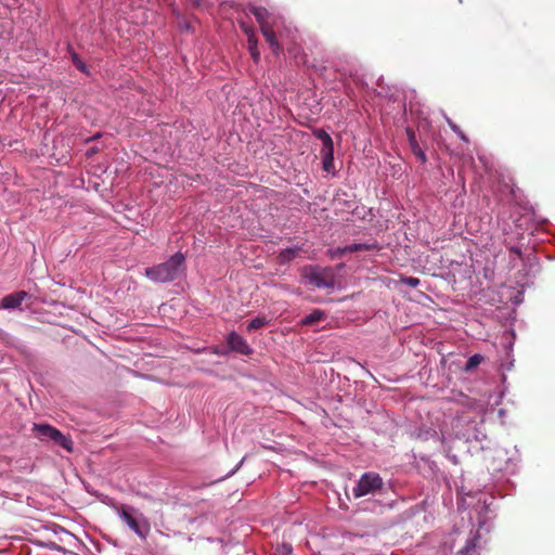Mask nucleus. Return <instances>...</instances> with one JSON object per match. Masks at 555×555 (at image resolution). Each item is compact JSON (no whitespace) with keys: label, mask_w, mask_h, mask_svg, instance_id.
I'll return each instance as SVG.
<instances>
[{"label":"nucleus","mask_w":555,"mask_h":555,"mask_svg":"<svg viewBox=\"0 0 555 555\" xmlns=\"http://www.w3.org/2000/svg\"><path fill=\"white\" fill-rule=\"evenodd\" d=\"M247 9L256 17L266 42L278 55L282 51V46L278 41L276 34L282 36L281 28L284 26V18L263 7L249 4Z\"/></svg>","instance_id":"obj_1"},{"label":"nucleus","mask_w":555,"mask_h":555,"mask_svg":"<svg viewBox=\"0 0 555 555\" xmlns=\"http://www.w3.org/2000/svg\"><path fill=\"white\" fill-rule=\"evenodd\" d=\"M184 256L176 253L166 262L145 269V275L155 283H166L176 280L184 269Z\"/></svg>","instance_id":"obj_2"},{"label":"nucleus","mask_w":555,"mask_h":555,"mask_svg":"<svg viewBox=\"0 0 555 555\" xmlns=\"http://www.w3.org/2000/svg\"><path fill=\"white\" fill-rule=\"evenodd\" d=\"M116 512L121 521L126 524L138 537L145 539L149 535L151 530L150 522L147 518L135 507L121 504L116 507Z\"/></svg>","instance_id":"obj_3"},{"label":"nucleus","mask_w":555,"mask_h":555,"mask_svg":"<svg viewBox=\"0 0 555 555\" xmlns=\"http://www.w3.org/2000/svg\"><path fill=\"white\" fill-rule=\"evenodd\" d=\"M384 486L382 477L374 472L364 473L356 487L352 489L353 496L356 499L362 498L369 494H375L382 490Z\"/></svg>","instance_id":"obj_4"},{"label":"nucleus","mask_w":555,"mask_h":555,"mask_svg":"<svg viewBox=\"0 0 555 555\" xmlns=\"http://www.w3.org/2000/svg\"><path fill=\"white\" fill-rule=\"evenodd\" d=\"M315 137L322 141L320 151L322 157V168L326 172L334 171V144L331 135L323 129L315 131Z\"/></svg>","instance_id":"obj_5"},{"label":"nucleus","mask_w":555,"mask_h":555,"mask_svg":"<svg viewBox=\"0 0 555 555\" xmlns=\"http://www.w3.org/2000/svg\"><path fill=\"white\" fill-rule=\"evenodd\" d=\"M309 283L318 288L333 289L335 287V273L332 268H317L308 275Z\"/></svg>","instance_id":"obj_6"},{"label":"nucleus","mask_w":555,"mask_h":555,"mask_svg":"<svg viewBox=\"0 0 555 555\" xmlns=\"http://www.w3.org/2000/svg\"><path fill=\"white\" fill-rule=\"evenodd\" d=\"M228 345L231 348V350L244 356H248L253 351L247 341L236 332H231L229 334Z\"/></svg>","instance_id":"obj_7"},{"label":"nucleus","mask_w":555,"mask_h":555,"mask_svg":"<svg viewBox=\"0 0 555 555\" xmlns=\"http://www.w3.org/2000/svg\"><path fill=\"white\" fill-rule=\"evenodd\" d=\"M30 295L26 291H18L12 294L4 296L1 300V307L4 309H15L20 308L22 302L29 298Z\"/></svg>","instance_id":"obj_8"},{"label":"nucleus","mask_w":555,"mask_h":555,"mask_svg":"<svg viewBox=\"0 0 555 555\" xmlns=\"http://www.w3.org/2000/svg\"><path fill=\"white\" fill-rule=\"evenodd\" d=\"M406 135L412 153L422 164H425L427 162V157L416 140L414 130L412 128H406Z\"/></svg>","instance_id":"obj_9"},{"label":"nucleus","mask_w":555,"mask_h":555,"mask_svg":"<svg viewBox=\"0 0 555 555\" xmlns=\"http://www.w3.org/2000/svg\"><path fill=\"white\" fill-rule=\"evenodd\" d=\"M56 428L48 424H34L33 431L36 437L41 441L51 440L53 433H56Z\"/></svg>","instance_id":"obj_10"},{"label":"nucleus","mask_w":555,"mask_h":555,"mask_svg":"<svg viewBox=\"0 0 555 555\" xmlns=\"http://www.w3.org/2000/svg\"><path fill=\"white\" fill-rule=\"evenodd\" d=\"M301 250H302L301 247H298V246L283 249L276 256V260L280 264H286V263L291 262L292 260H294L299 255V253Z\"/></svg>","instance_id":"obj_11"},{"label":"nucleus","mask_w":555,"mask_h":555,"mask_svg":"<svg viewBox=\"0 0 555 555\" xmlns=\"http://www.w3.org/2000/svg\"><path fill=\"white\" fill-rule=\"evenodd\" d=\"M378 249H379V247H378V244L376 242H374L372 244L358 243V244H350V245L345 246L341 249V253L343 254H347V253L378 250Z\"/></svg>","instance_id":"obj_12"},{"label":"nucleus","mask_w":555,"mask_h":555,"mask_svg":"<svg viewBox=\"0 0 555 555\" xmlns=\"http://www.w3.org/2000/svg\"><path fill=\"white\" fill-rule=\"evenodd\" d=\"M53 437L51 441H53L55 444L64 448L66 451L72 452L73 451V441L64 436L59 429L56 433H53Z\"/></svg>","instance_id":"obj_13"},{"label":"nucleus","mask_w":555,"mask_h":555,"mask_svg":"<svg viewBox=\"0 0 555 555\" xmlns=\"http://www.w3.org/2000/svg\"><path fill=\"white\" fill-rule=\"evenodd\" d=\"M478 534L467 539L465 545L455 555H473L477 548Z\"/></svg>","instance_id":"obj_14"},{"label":"nucleus","mask_w":555,"mask_h":555,"mask_svg":"<svg viewBox=\"0 0 555 555\" xmlns=\"http://www.w3.org/2000/svg\"><path fill=\"white\" fill-rule=\"evenodd\" d=\"M325 318L324 311L320 309L313 310L310 314L306 315L301 320L302 325H313Z\"/></svg>","instance_id":"obj_15"},{"label":"nucleus","mask_w":555,"mask_h":555,"mask_svg":"<svg viewBox=\"0 0 555 555\" xmlns=\"http://www.w3.org/2000/svg\"><path fill=\"white\" fill-rule=\"evenodd\" d=\"M248 50L250 52V55L255 62H258L260 60V52L258 50V39L256 34H250L248 40Z\"/></svg>","instance_id":"obj_16"},{"label":"nucleus","mask_w":555,"mask_h":555,"mask_svg":"<svg viewBox=\"0 0 555 555\" xmlns=\"http://www.w3.org/2000/svg\"><path fill=\"white\" fill-rule=\"evenodd\" d=\"M269 324V320L266 317H257L253 319L247 325V332L259 330Z\"/></svg>","instance_id":"obj_17"},{"label":"nucleus","mask_w":555,"mask_h":555,"mask_svg":"<svg viewBox=\"0 0 555 555\" xmlns=\"http://www.w3.org/2000/svg\"><path fill=\"white\" fill-rule=\"evenodd\" d=\"M483 361V357L481 354H474L472 357H469V359L467 360L466 364H465V367H464V371L465 372H470L473 371L475 367H477L481 362Z\"/></svg>","instance_id":"obj_18"},{"label":"nucleus","mask_w":555,"mask_h":555,"mask_svg":"<svg viewBox=\"0 0 555 555\" xmlns=\"http://www.w3.org/2000/svg\"><path fill=\"white\" fill-rule=\"evenodd\" d=\"M72 60H73V63L75 64V66L82 73H86L87 72V66L86 64L82 62V60L78 56L77 53H73L72 54Z\"/></svg>","instance_id":"obj_19"},{"label":"nucleus","mask_w":555,"mask_h":555,"mask_svg":"<svg viewBox=\"0 0 555 555\" xmlns=\"http://www.w3.org/2000/svg\"><path fill=\"white\" fill-rule=\"evenodd\" d=\"M449 125L451 127V129L460 137V139L464 142H468V138L466 137V134L460 129V127L455 124H453L452 121L449 120Z\"/></svg>","instance_id":"obj_20"},{"label":"nucleus","mask_w":555,"mask_h":555,"mask_svg":"<svg viewBox=\"0 0 555 555\" xmlns=\"http://www.w3.org/2000/svg\"><path fill=\"white\" fill-rule=\"evenodd\" d=\"M403 283L411 287H416L420 284V280L417 278L409 276L403 280Z\"/></svg>","instance_id":"obj_21"},{"label":"nucleus","mask_w":555,"mask_h":555,"mask_svg":"<svg viewBox=\"0 0 555 555\" xmlns=\"http://www.w3.org/2000/svg\"><path fill=\"white\" fill-rule=\"evenodd\" d=\"M241 28L247 36V39L249 38L250 34H256L255 29L253 27L246 25L245 23H241Z\"/></svg>","instance_id":"obj_22"},{"label":"nucleus","mask_w":555,"mask_h":555,"mask_svg":"<svg viewBox=\"0 0 555 555\" xmlns=\"http://www.w3.org/2000/svg\"><path fill=\"white\" fill-rule=\"evenodd\" d=\"M511 251H513L514 254H517L518 256H520V254H521V253H520V249H519V248H517V247H513V248H511Z\"/></svg>","instance_id":"obj_23"},{"label":"nucleus","mask_w":555,"mask_h":555,"mask_svg":"<svg viewBox=\"0 0 555 555\" xmlns=\"http://www.w3.org/2000/svg\"><path fill=\"white\" fill-rule=\"evenodd\" d=\"M195 7H198L201 4L202 0H191Z\"/></svg>","instance_id":"obj_24"}]
</instances>
